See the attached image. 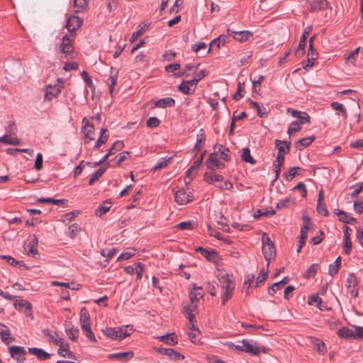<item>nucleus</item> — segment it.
Listing matches in <instances>:
<instances>
[{"mask_svg":"<svg viewBox=\"0 0 363 363\" xmlns=\"http://www.w3.org/2000/svg\"><path fill=\"white\" fill-rule=\"evenodd\" d=\"M38 201L40 203H52L57 206H61L63 205L65 202H67V200L65 199H54L52 198H40L38 199Z\"/></svg>","mask_w":363,"mask_h":363,"instance_id":"42","label":"nucleus"},{"mask_svg":"<svg viewBox=\"0 0 363 363\" xmlns=\"http://www.w3.org/2000/svg\"><path fill=\"white\" fill-rule=\"evenodd\" d=\"M56 345L59 346V349L57 351V353L59 355H60L61 357H67L69 358H71L72 357V353L69 351V344L67 342H66L63 339H62V345Z\"/></svg>","mask_w":363,"mask_h":363,"instance_id":"28","label":"nucleus"},{"mask_svg":"<svg viewBox=\"0 0 363 363\" xmlns=\"http://www.w3.org/2000/svg\"><path fill=\"white\" fill-rule=\"evenodd\" d=\"M242 343V352L248 353L251 355L257 356L260 352L267 354L269 352V348L264 346L258 345L257 342L252 340L243 339L241 341Z\"/></svg>","mask_w":363,"mask_h":363,"instance_id":"1","label":"nucleus"},{"mask_svg":"<svg viewBox=\"0 0 363 363\" xmlns=\"http://www.w3.org/2000/svg\"><path fill=\"white\" fill-rule=\"evenodd\" d=\"M241 158L244 162L251 164H254L256 162L255 160L250 155V150L248 147L242 149Z\"/></svg>","mask_w":363,"mask_h":363,"instance_id":"40","label":"nucleus"},{"mask_svg":"<svg viewBox=\"0 0 363 363\" xmlns=\"http://www.w3.org/2000/svg\"><path fill=\"white\" fill-rule=\"evenodd\" d=\"M227 33L230 35V36H232L234 40L240 43L249 41L253 37V33L249 30L234 31L228 28Z\"/></svg>","mask_w":363,"mask_h":363,"instance_id":"5","label":"nucleus"},{"mask_svg":"<svg viewBox=\"0 0 363 363\" xmlns=\"http://www.w3.org/2000/svg\"><path fill=\"white\" fill-rule=\"evenodd\" d=\"M356 331L354 332L352 330L347 327H342L337 331V335L342 338H361L363 337V327L356 326Z\"/></svg>","mask_w":363,"mask_h":363,"instance_id":"3","label":"nucleus"},{"mask_svg":"<svg viewBox=\"0 0 363 363\" xmlns=\"http://www.w3.org/2000/svg\"><path fill=\"white\" fill-rule=\"evenodd\" d=\"M274 143L280 154L284 155L289 152L291 146V143L289 141L277 139Z\"/></svg>","mask_w":363,"mask_h":363,"instance_id":"25","label":"nucleus"},{"mask_svg":"<svg viewBox=\"0 0 363 363\" xmlns=\"http://www.w3.org/2000/svg\"><path fill=\"white\" fill-rule=\"evenodd\" d=\"M223 289H225L222 295V304L225 305L229 298H231L235 289V283L230 279L229 275L225 274L220 279Z\"/></svg>","mask_w":363,"mask_h":363,"instance_id":"2","label":"nucleus"},{"mask_svg":"<svg viewBox=\"0 0 363 363\" xmlns=\"http://www.w3.org/2000/svg\"><path fill=\"white\" fill-rule=\"evenodd\" d=\"M311 11L324 10L329 7V4L326 0H308Z\"/></svg>","mask_w":363,"mask_h":363,"instance_id":"15","label":"nucleus"},{"mask_svg":"<svg viewBox=\"0 0 363 363\" xmlns=\"http://www.w3.org/2000/svg\"><path fill=\"white\" fill-rule=\"evenodd\" d=\"M11 356L19 362L26 360V350L23 347L13 345L9 347Z\"/></svg>","mask_w":363,"mask_h":363,"instance_id":"8","label":"nucleus"},{"mask_svg":"<svg viewBox=\"0 0 363 363\" xmlns=\"http://www.w3.org/2000/svg\"><path fill=\"white\" fill-rule=\"evenodd\" d=\"M303 220V225H302L301 228V234H307L309 230V225L311 223V219L310 218L306 215H303L302 216Z\"/></svg>","mask_w":363,"mask_h":363,"instance_id":"58","label":"nucleus"},{"mask_svg":"<svg viewBox=\"0 0 363 363\" xmlns=\"http://www.w3.org/2000/svg\"><path fill=\"white\" fill-rule=\"evenodd\" d=\"M28 350L30 354L36 356L38 359L42 361L47 360L50 357V354L49 353L40 348L29 347Z\"/></svg>","mask_w":363,"mask_h":363,"instance_id":"23","label":"nucleus"},{"mask_svg":"<svg viewBox=\"0 0 363 363\" xmlns=\"http://www.w3.org/2000/svg\"><path fill=\"white\" fill-rule=\"evenodd\" d=\"M83 20L76 16H71L67 18L66 28L69 32H74L82 25Z\"/></svg>","mask_w":363,"mask_h":363,"instance_id":"10","label":"nucleus"},{"mask_svg":"<svg viewBox=\"0 0 363 363\" xmlns=\"http://www.w3.org/2000/svg\"><path fill=\"white\" fill-rule=\"evenodd\" d=\"M0 327L2 328L0 331L1 339L6 345H9L13 341V337H11L10 330L2 323H0Z\"/></svg>","mask_w":363,"mask_h":363,"instance_id":"16","label":"nucleus"},{"mask_svg":"<svg viewBox=\"0 0 363 363\" xmlns=\"http://www.w3.org/2000/svg\"><path fill=\"white\" fill-rule=\"evenodd\" d=\"M303 220V225H302L301 228V234H307L309 230V225L311 223V219L310 218L306 215H303L302 216Z\"/></svg>","mask_w":363,"mask_h":363,"instance_id":"57","label":"nucleus"},{"mask_svg":"<svg viewBox=\"0 0 363 363\" xmlns=\"http://www.w3.org/2000/svg\"><path fill=\"white\" fill-rule=\"evenodd\" d=\"M111 207V202L108 200L104 201L96 210L95 215L101 216L106 214Z\"/></svg>","mask_w":363,"mask_h":363,"instance_id":"33","label":"nucleus"},{"mask_svg":"<svg viewBox=\"0 0 363 363\" xmlns=\"http://www.w3.org/2000/svg\"><path fill=\"white\" fill-rule=\"evenodd\" d=\"M318 268V264H313L310 266V267L305 272L304 277L311 278L315 277L317 272V269Z\"/></svg>","mask_w":363,"mask_h":363,"instance_id":"59","label":"nucleus"},{"mask_svg":"<svg viewBox=\"0 0 363 363\" xmlns=\"http://www.w3.org/2000/svg\"><path fill=\"white\" fill-rule=\"evenodd\" d=\"M275 213H276V211L272 208H271L269 211L267 208H266V209H264L263 211L260 210V209H258L255 213V218H259V217L262 216H274Z\"/></svg>","mask_w":363,"mask_h":363,"instance_id":"52","label":"nucleus"},{"mask_svg":"<svg viewBox=\"0 0 363 363\" xmlns=\"http://www.w3.org/2000/svg\"><path fill=\"white\" fill-rule=\"evenodd\" d=\"M335 213L337 216L338 220L346 224L352 225L356 223V218L350 217L342 210L335 209Z\"/></svg>","mask_w":363,"mask_h":363,"instance_id":"18","label":"nucleus"},{"mask_svg":"<svg viewBox=\"0 0 363 363\" xmlns=\"http://www.w3.org/2000/svg\"><path fill=\"white\" fill-rule=\"evenodd\" d=\"M217 155V152L210 154L208 158L206 161L207 168L211 170L223 169L225 168V164L218 159Z\"/></svg>","mask_w":363,"mask_h":363,"instance_id":"6","label":"nucleus"},{"mask_svg":"<svg viewBox=\"0 0 363 363\" xmlns=\"http://www.w3.org/2000/svg\"><path fill=\"white\" fill-rule=\"evenodd\" d=\"M189 331L188 332V336L194 344H199L200 342L201 332L196 328L194 324L189 326Z\"/></svg>","mask_w":363,"mask_h":363,"instance_id":"22","label":"nucleus"},{"mask_svg":"<svg viewBox=\"0 0 363 363\" xmlns=\"http://www.w3.org/2000/svg\"><path fill=\"white\" fill-rule=\"evenodd\" d=\"M69 237L71 238H74L77 236L78 233L81 230V227L77 223H73L72 224L69 228Z\"/></svg>","mask_w":363,"mask_h":363,"instance_id":"64","label":"nucleus"},{"mask_svg":"<svg viewBox=\"0 0 363 363\" xmlns=\"http://www.w3.org/2000/svg\"><path fill=\"white\" fill-rule=\"evenodd\" d=\"M14 307L17 310L25 308L26 311H30L32 305L30 302L24 301L23 299H16L14 302Z\"/></svg>","mask_w":363,"mask_h":363,"instance_id":"38","label":"nucleus"},{"mask_svg":"<svg viewBox=\"0 0 363 363\" xmlns=\"http://www.w3.org/2000/svg\"><path fill=\"white\" fill-rule=\"evenodd\" d=\"M175 201L179 205H184L192 200L191 192H186L184 189L174 191Z\"/></svg>","mask_w":363,"mask_h":363,"instance_id":"7","label":"nucleus"},{"mask_svg":"<svg viewBox=\"0 0 363 363\" xmlns=\"http://www.w3.org/2000/svg\"><path fill=\"white\" fill-rule=\"evenodd\" d=\"M315 38V35H313L309 39V49L308 51V57H313L314 59L318 58V52L313 47V40Z\"/></svg>","mask_w":363,"mask_h":363,"instance_id":"50","label":"nucleus"},{"mask_svg":"<svg viewBox=\"0 0 363 363\" xmlns=\"http://www.w3.org/2000/svg\"><path fill=\"white\" fill-rule=\"evenodd\" d=\"M341 265V257L339 256L336 258L333 264L329 265V274L332 277L335 275Z\"/></svg>","mask_w":363,"mask_h":363,"instance_id":"39","label":"nucleus"},{"mask_svg":"<svg viewBox=\"0 0 363 363\" xmlns=\"http://www.w3.org/2000/svg\"><path fill=\"white\" fill-rule=\"evenodd\" d=\"M289 277H285L282 280L273 284L268 289V292L270 295H273L277 291L282 288L285 284L289 282Z\"/></svg>","mask_w":363,"mask_h":363,"instance_id":"31","label":"nucleus"},{"mask_svg":"<svg viewBox=\"0 0 363 363\" xmlns=\"http://www.w3.org/2000/svg\"><path fill=\"white\" fill-rule=\"evenodd\" d=\"M133 357L132 352H123L114 354H109L108 358L110 359H116L120 362H125L130 359Z\"/></svg>","mask_w":363,"mask_h":363,"instance_id":"21","label":"nucleus"},{"mask_svg":"<svg viewBox=\"0 0 363 363\" xmlns=\"http://www.w3.org/2000/svg\"><path fill=\"white\" fill-rule=\"evenodd\" d=\"M314 140V136L303 138L298 140L294 146L297 150H301L303 148L308 147Z\"/></svg>","mask_w":363,"mask_h":363,"instance_id":"34","label":"nucleus"},{"mask_svg":"<svg viewBox=\"0 0 363 363\" xmlns=\"http://www.w3.org/2000/svg\"><path fill=\"white\" fill-rule=\"evenodd\" d=\"M302 169L299 167H294L290 168L288 173L284 175V178L286 181H291L294 177L299 174Z\"/></svg>","mask_w":363,"mask_h":363,"instance_id":"46","label":"nucleus"},{"mask_svg":"<svg viewBox=\"0 0 363 363\" xmlns=\"http://www.w3.org/2000/svg\"><path fill=\"white\" fill-rule=\"evenodd\" d=\"M175 105V101L170 97L159 99L155 102V106L159 108H164L167 107H172Z\"/></svg>","mask_w":363,"mask_h":363,"instance_id":"29","label":"nucleus"},{"mask_svg":"<svg viewBox=\"0 0 363 363\" xmlns=\"http://www.w3.org/2000/svg\"><path fill=\"white\" fill-rule=\"evenodd\" d=\"M203 179L206 182L212 184L216 182H222L223 177L220 174H215L212 172H206L203 175Z\"/></svg>","mask_w":363,"mask_h":363,"instance_id":"32","label":"nucleus"},{"mask_svg":"<svg viewBox=\"0 0 363 363\" xmlns=\"http://www.w3.org/2000/svg\"><path fill=\"white\" fill-rule=\"evenodd\" d=\"M82 123L83 126L82 128V131L84 135V143H88L90 141L94 140V126L93 124L90 123L86 118H83Z\"/></svg>","mask_w":363,"mask_h":363,"instance_id":"4","label":"nucleus"},{"mask_svg":"<svg viewBox=\"0 0 363 363\" xmlns=\"http://www.w3.org/2000/svg\"><path fill=\"white\" fill-rule=\"evenodd\" d=\"M157 338L169 345H175L178 342L177 336L174 333L159 336Z\"/></svg>","mask_w":363,"mask_h":363,"instance_id":"26","label":"nucleus"},{"mask_svg":"<svg viewBox=\"0 0 363 363\" xmlns=\"http://www.w3.org/2000/svg\"><path fill=\"white\" fill-rule=\"evenodd\" d=\"M357 279L356 276L351 273L347 278V287L350 289V294L352 296L356 297L358 294L357 291L355 289L357 286Z\"/></svg>","mask_w":363,"mask_h":363,"instance_id":"14","label":"nucleus"},{"mask_svg":"<svg viewBox=\"0 0 363 363\" xmlns=\"http://www.w3.org/2000/svg\"><path fill=\"white\" fill-rule=\"evenodd\" d=\"M80 324H81L82 330L84 333L86 337L91 341L96 342V340L94 334L91 328V322L90 323H82Z\"/></svg>","mask_w":363,"mask_h":363,"instance_id":"35","label":"nucleus"},{"mask_svg":"<svg viewBox=\"0 0 363 363\" xmlns=\"http://www.w3.org/2000/svg\"><path fill=\"white\" fill-rule=\"evenodd\" d=\"M330 106L333 109L340 111L343 118L346 119L347 118L346 109L342 104L338 102H332Z\"/></svg>","mask_w":363,"mask_h":363,"instance_id":"51","label":"nucleus"},{"mask_svg":"<svg viewBox=\"0 0 363 363\" xmlns=\"http://www.w3.org/2000/svg\"><path fill=\"white\" fill-rule=\"evenodd\" d=\"M196 88V85L191 84V79L183 80L178 87L182 93L186 95L194 94Z\"/></svg>","mask_w":363,"mask_h":363,"instance_id":"12","label":"nucleus"},{"mask_svg":"<svg viewBox=\"0 0 363 363\" xmlns=\"http://www.w3.org/2000/svg\"><path fill=\"white\" fill-rule=\"evenodd\" d=\"M0 142L5 144L17 145L19 144V140L17 138H12L11 135H4L0 137Z\"/></svg>","mask_w":363,"mask_h":363,"instance_id":"47","label":"nucleus"},{"mask_svg":"<svg viewBox=\"0 0 363 363\" xmlns=\"http://www.w3.org/2000/svg\"><path fill=\"white\" fill-rule=\"evenodd\" d=\"M201 291V287H197L195 284H194V288L189 294V298L191 303H194L203 298V294Z\"/></svg>","mask_w":363,"mask_h":363,"instance_id":"27","label":"nucleus"},{"mask_svg":"<svg viewBox=\"0 0 363 363\" xmlns=\"http://www.w3.org/2000/svg\"><path fill=\"white\" fill-rule=\"evenodd\" d=\"M66 333L69 339L76 341L79 335V330L77 328L72 327L71 328L66 329Z\"/></svg>","mask_w":363,"mask_h":363,"instance_id":"60","label":"nucleus"},{"mask_svg":"<svg viewBox=\"0 0 363 363\" xmlns=\"http://www.w3.org/2000/svg\"><path fill=\"white\" fill-rule=\"evenodd\" d=\"M351 228H350L347 225H345L344 228V240L345 245L343 247L344 252L346 255H350L352 251V242L350 238V231H351Z\"/></svg>","mask_w":363,"mask_h":363,"instance_id":"20","label":"nucleus"},{"mask_svg":"<svg viewBox=\"0 0 363 363\" xmlns=\"http://www.w3.org/2000/svg\"><path fill=\"white\" fill-rule=\"evenodd\" d=\"M123 147V143L121 140L116 141L111 148L108 151V155H113L116 154L118 150H121Z\"/></svg>","mask_w":363,"mask_h":363,"instance_id":"56","label":"nucleus"},{"mask_svg":"<svg viewBox=\"0 0 363 363\" xmlns=\"http://www.w3.org/2000/svg\"><path fill=\"white\" fill-rule=\"evenodd\" d=\"M118 81V70L111 67L110 70V76L106 80V83L109 86V92L112 96L113 92L114 86L117 84Z\"/></svg>","mask_w":363,"mask_h":363,"instance_id":"17","label":"nucleus"},{"mask_svg":"<svg viewBox=\"0 0 363 363\" xmlns=\"http://www.w3.org/2000/svg\"><path fill=\"white\" fill-rule=\"evenodd\" d=\"M79 322L82 323H90V315L88 310L86 308H82L79 312Z\"/></svg>","mask_w":363,"mask_h":363,"instance_id":"53","label":"nucleus"},{"mask_svg":"<svg viewBox=\"0 0 363 363\" xmlns=\"http://www.w3.org/2000/svg\"><path fill=\"white\" fill-rule=\"evenodd\" d=\"M43 333L48 340L55 345H62V338L60 337L57 333L51 332L49 329H43Z\"/></svg>","mask_w":363,"mask_h":363,"instance_id":"19","label":"nucleus"},{"mask_svg":"<svg viewBox=\"0 0 363 363\" xmlns=\"http://www.w3.org/2000/svg\"><path fill=\"white\" fill-rule=\"evenodd\" d=\"M172 160V157H169L160 158L156 163L155 166L152 169V171H156L157 169H162L167 166L169 162Z\"/></svg>","mask_w":363,"mask_h":363,"instance_id":"44","label":"nucleus"},{"mask_svg":"<svg viewBox=\"0 0 363 363\" xmlns=\"http://www.w3.org/2000/svg\"><path fill=\"white\" fill-rule=\"evenodd\" d=\"M262 252L264 259L267 261V267L269 264V260L275 257L276 249L274 244H262Z\"/></svg>","mask_w":363,"mask_h":363,"instance_id":"13","label":"nucleus"},{"mask_svg":"<svg viewBox=\"0 0 363 363\" xmlns=\"http://www.w3.org/2000/svg\"><path fill=\"white\" fill-rule=\"evenodd\" d=\"M72 40L69 38V37L67 35H65L62 38V43L60 45V50L61 52L66 55H70L74 51V48L71 43Z\"/></svg>","mask_w":363,"mask_h":363,"instance_id":"11","label":"nucleus"},{"mask_svg":"<svg viewBox=\"0 0 363 363\" xmlns=\"http://www.w3.org/2000/svg\"><path fill=\"white\" fill-rule=\"evenodd\" d=\"M106 169V167H100L98 169L94 174H93L89 179V184L93 185L99 178L104 174Z\"/></svg>","mask_w":363,"mask_h":363,"instance_id":"41","label":"nucleus"},{"mask_svg":"<svg viewBox=\"0 0 363 363\" xmlns=\"http://www.w3.org/2000/svg\"><path fill=\"white\" fill-rule=\"evenodd\" d=\"M160 352L162 354H165L169 357L171 359L174 360H179L183 359L184 356L179 352H176L174 349L172 348H162L160 350Z\"/></svg>","mask_w":363,"mask_h":363,"instance_id":"24","label":"nucleus"},{"mask_svg":"<svg viewBox=\"0 0 363 363\" xmlns=\"http://www.w3.org/2000/svg\"><path fill=\"white\" fill-rule=\"evenodd\" d=\"M30 246L28 250V255L35 257L38 253L36 246L38 245V238L35 235L33 236L32 240L30 241Z\"/></svg>","mask_w":363,"mask_h":363,"instance_id":"45","label":"nucleus"},{"mask_svg":"<svg viewBox=\"0 0 363 363\" xmlns=\"http://www.w3.org/2000/svg\"><path fill=\"white\" fill-rule=\"evenodd\" d=\"M315 303L316 306L321 311L324 310V305L322 299L318 295H313L310 297L308 300V304H313Z\"/></svg>","mask_w":363,"mask_h":363,"instance_id":"49","label":"nucleus"},{"mask_svg":"<svg viewBox=\"0 0 363 363\" xmlns=\"http://www.w3.org/2000/svg\"><path fill=\"white\" fill-rule=\"evenodd\" d=\"M89 0H74V12L82 11L87 6Z\"/></svg>","mask_w":363,"mask_h":363,"instance_id":"43","label":"nucleus"},{"mask_svg":"<svg viewBox=\"0 0 363 363\" xmlns=\"http://www.w3.org/2000/svg\"><path fill=\"white\" fill-rule=\"evenodd\" d=\"M353 191L350 194L352 198H355L363 189V183H357L356 185L350 187Z\"/></svg>","mask_w":363,"mask_h":363,"instance_id":"63","label":"nucleus"},{"mask_svg":"<svg viewBox=\"0 0 363 363\" xmlns=\"http://www.w3.org/2000/svg\"><path fill=\"white\" fill-rule=\"evenodd\" d=\"M202 255L209 261H215L218 257V254L214 250L208 251L207 250H203Z\"/></svg>","mask_w":363,"mask_h":363,"instance_id":"62","label":"nucleus"},{"mask_svg":"<svg viewBox=\"0 0 363 363\" xmlns=\"http://www.w3.org/2000/svg\"><path fill=\"white\" fill-rule=\"evenodd\" d=\"M129 328V325H125L124 327H119V328L121 330V332H120L119 335V340H122L124 338L130 336L131 333L133 331V328Z\"/></svg>","mask_w":363,"mask_h":363,"instance_id":"55","label":"nucleus"},{"mask_svg":"<svg viewBox=\"0 0 363 363\" xmlns=\"http://www.w3.org/2000/svg\"><path fill=\"white\" fill-rule=\"evenodd\" d=\"M120 332H121V330L119 328V327L109 328H106V330L104 331V333L111 339L119 340Z\"/></svg>","mask_w":363,"mask_h":363,"instance_id":"36","label":"nucleus"},{"mask_svg":"<svg viewBox=\"0 0 363 363\" xmlns=\"http://www.w3.org/2000/svg\"><path fill=\"white\" fill-rule=\"evenodd\" d=\"M0 257L1 259H6V262L11 266L19 267H25V264L23 262L17 261L13 257H11L9 255H1Z\"/></svg>","mask_w":363,"mask_h":363,"instance_id":"48","label":"nucleus"},{"mask_svg":"<svg viewBox=\"0 0 363 363\" xmlns=\"http://www.w3.org/2000/svg\"><path fill=\"white\" fill-rule=\"evenodd\" d=\"M208 74V72L205 69L200 71L196 73L194 78L191 79V84L197 85L199 82L203 78L206 77Z\"/></svg>","mask_w":363,"mask_h":363,"instance_id":"61","label":"nucleus"},{"mask_svg":"<svg viewBox=\"0 0 363 363\" xmlns=\"http://www.w3.org/2000/svg\"><path fill=\"white\" fill-rule=\"evenodd\" d=\"M61 92V87L59 85L55 84L54 86L48 84L45 86V92L44 100L50 101L54 98H57Z\"/></svg>","mask_w":363,"mask_h":363,"instance_id":"9","label":"nucleus"},{"mask_svg":"<svg viewBox=\"0 0 363 363\" xmlns=\"http://www.w3.org/2000/svg\"><path fill=\"white\" fill-rule=\"evenodd\" d=\"M230 35L227 34H221L217 38L212 40L210 43V45H216L217 48H220L221 45H225L228 42Z\"/></svg>","mask_w":363,"mask_h":363,"instance_id":"37","label":"nucleus"},{"mask_svg":"<svg viewBox=\"0 0 363 363\" xmlns=\"http://www.w3.org/2000/svg\"><path fill=\"white\" fill-rule=\"evenodd\" d=\"M250 104L251 106V108L256 111L257 115L259 117L265 118L267 116V111H266V108L263 106H261L257 102L252 100H250Z\"/></svg>","mask_w":363,"mask_h":363,"instance_id":"30","label":"nucleus"},{"mask_svg":"<svg viewBox=\"0 0 363 363\" xmlns=\"http://www.w3.org/2000/svg\"><path fill=\"white\" fill-rule=\"evenodd\" d=\"M306 46V43L305 42L304 37L301 38L300 42L298 44V48L296 51V57H301L305 53V48Z\"/></svg>","mask_w":363,"mask_h":363,"instance_id":"54","label":"nucleus"}]
</instances>
